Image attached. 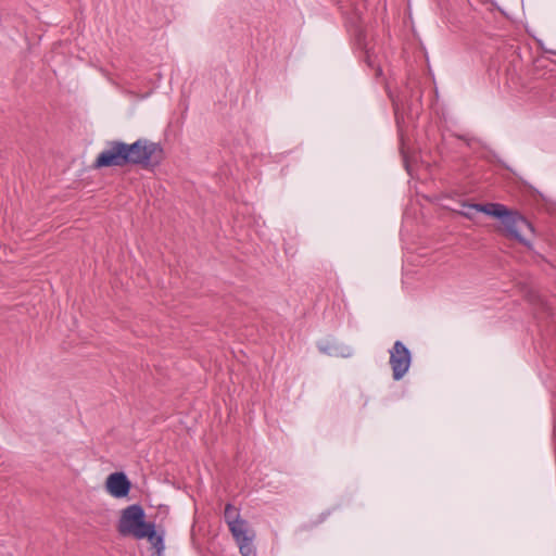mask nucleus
<instances>
[{"label": "nucleus", "instance_id": "14", "mask_svg": "<svg viewBox=\"0 0 556 556\" xmlns=\"http://www.w3.org/2000/svg\"><path fill=\"white\" fill-rule=\"evenodd\" d=\"M382 71L379 66L376 67V75L379 76L381 75Z\"/></svg>", "mask_w": 556, "mask_h": 556}, {"label": "nucleus", "instance_id": "4", "mask_svg": "<svg viewBox=\"0 0 556 556\" xmlns=\"http://www.w3.org/2000/svg\"><path fill=\"white\" fill-rule=\"evenodd\" d=\"M390 366L394 380H401L408 371L412 354L402 341H395L390 350Z\"/></svg>", "mask_w": 556, "mask_h": 556}, {"label": "nucleus", "instance_id": "12", "mask_svg": "<svg viewBox=\"0 0 556 556\" xmlns=\"http://www.w3.org/2000/svg\"><path fill=\"white\" fill-rule=\"evenodd\" d=\"M356 37H357V41L359 45H362V41L364 39V35H363V31L362 30H358L357 34H356Z\"/></svg>", "mask_w": 556, "mask_h": 556}, {"label": "nucleus", "instance_id": "13", "mask_svg": "<svg viewBox=\"0 0 556 556\" xmlns=\"http://www.w3.org/2000/svg\"><path fill=\"white\" fill-rule=\"evenodd\" d=\"M392 102H393L394 111H395V113H397V111L400 110L399 102L395 99H392Z\"/></svg>", "mask_w": 556, "mask_h": 556}, {"label": "nucleus", "instance_id": "7", "mask_svg": "<svg viewBox=\"0 0 556 556\" xmlns=\"http://www.w3.org/2000/svg\"><path fill=\"white\" fill-rule=\"evenodd\" d=\"M494 203L486 204H476V203H463V210L459 212L460 215L468 219H473L477 213H484L489 215V212L492 211V206Z\"/></svg>", "mask_w": 556, "mask_h": 556}, {"label": "nucleus", "instance_id": "9", "mask_svg": "<svg viewBox=\"0 0 556 556\" xmlns=\"http://www.w3.org/2000/svg\"><path fill=\"white\" fill-rule=\"evenodd\" d=\"M224 518L228 527L232 525V522L240 520V515L238 509L231 504H227L224 511Z\"/></svg>", "mask_w": 556, "mask_h": 556}, {"label": "nucleus", "instance_id": "5", "mask_svg": "<svg viewBox=\"0 0 556 556\" xmlns=\"http://www.w3.org/2000/svg\"><path fill=\"white\" fill-rule=\"evenodd\" d=\"M131 483L124 472H113L105 480L106 492L115 498H123L128 495Z\"/></svg>", "mask_w": 556, "mask_h": 556}, {"label": "nucleus", "instance_id": "1", "mask_svg": "<svg viewBox=\"0 0 556 556\" xmlns=\"http://www.w3.org/2000/svg\"><path fill=\"white\" fill-rule=\"evenodd\" d=\"M163 160L162 147L148 139H138L134 143L119 140L106 142L105 149L97 156L93 167H124L140 165L150 169L160 165Z\"/></svg>", "mask_w": 556, "mask_h": 556}, {"label": "nucleus", "instance_id": "8", "mask_svg": "<svg viewBox=\"0 0 556 556\" xmlns=\"http://www.w3.org/2000/svg\"><path fill=\"white\" fill-rule=\"evenodd\" d=\"M147 534L148 535H146L144 539H147L149 541V543L151 544L152 548L155 549L156 555L162 556L163 552L165 549L164 539H163L162 534H159L155 531L154 523L149 528V530L147 531Z\"/></svg>", "mask_w": 556, "mask_h": 556}, {"label": "nucleus", "instance_id": "2", "mask_svg": "<svg viewBox=\"0 0 556 556\" xmlns=\"http://www.w3.org/2000/svg\"><path fill=\"white\" fill-rule=\"evenodd\" d=\"M491 208L492 211L489 212V216L495 217L501 222V226L497 227L500 233L508 239L517 240L528 248L531 247L527 233L533 237L534 229L532 224L525 216L501 203H494Z\"/></svg>", "mask_w": 556, "mask_h": 556}, {"label": "nucleus", "instance_id": "6", "mask_svg": "<svg viewBox=\"0 0 556 556\" xmlns=\"http://www.w3.org/2000/svg\"><path fill=\"white\" fill-rule=\"evenodd\" d=\"M229 530L236 542L254 539L255 535L253 530L250 529L249 523L243 519L232 522Z\"/></svg>", "mask_w": 556, "mask_h": 556}, {"label": "nucleus", "instance_id": "10", "mask_svg": "<svg viewBox=\"0 0 556 556\" xmlns=\"http://www.w3.org/2000/svg\"><path fill=\"white\" fill-rule=\"evenodd\" d=\"M252 541L253 539H248L244 541L237 542L242 556H256Z\"/></svg>", "mask_w": 556, "mask_h": 556}, {"label": "nucleus", "instance_id": "11", "mask_svg": "<svg viewBox=\"0 0 556 556\" xmlns=\"http://www.w3.org/2000/svg\"><path fill=\"white\" fill-rule=\"evenodd\" d=\"M365 62L368 64L369 67H372V68L376 67L374 56L369 53L368 50H366V53H365Z\"/></svg>", "mask_w": 556, "mask_h": 556}, {"label": "nucleus", "instance_id": "3", "mask_svg": "<svg viewBox=\"0 0 556 556\" xmlns=\"http://www.w3.org/2000/svg\"><path fill=\"white\" fill-rule=\"evenodd\" d=\"M146 514L141 505L132 504L121 511L117 522V531L123 536H131L136 540L144 539L147 531L153 522L144 520Z\"/></svg>", "mask_w": 556, "mask_h": 556}]
</instances>
